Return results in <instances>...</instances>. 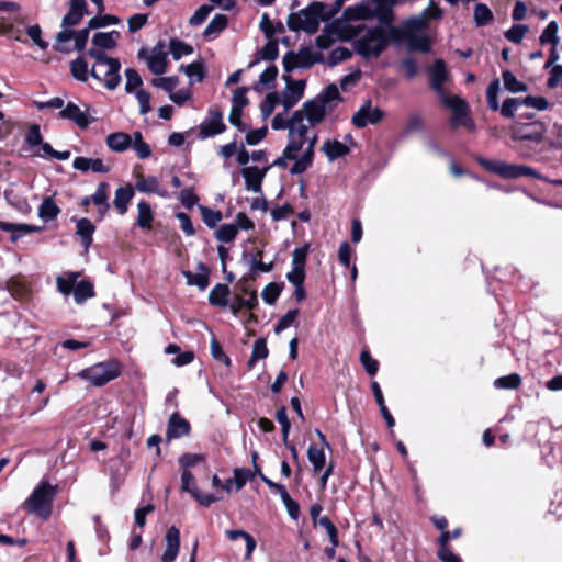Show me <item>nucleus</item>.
Here are the masks:
<instances>
[{
  "instance_id": "nucleus-1",
  "label": "nucleus",
  "mask_w": 562,
  "mask_h": 562,
  "mask_svg": "<svg viewBox=\"0 0 562 562\" xmlns=\"http://www.w3.org/2000/svg\"><path fill=\"white\" fill-rule=\"evenodd\" d=\"M391 36V27L363 26L360 27L353 41V48L364 59L378 58L387 47Z\"/></svg>"
},
{
  "instance_id": "nucleus-2",
  "label": "nucleus",
  "mask_w": 562,
  "mask_h": 562,
  "mask_svg": "<svg viewBox=\"0 0 562 562\" xmlns=\"http://www.w3.org/2000/svg\"><path fill=\"white\" fill-rule=\"evenodd\" d=\"M334 14L335 11L327 4L314 1L299 12L290 13L286 24L292 32L314 34L318 31L321 22L329 20Z\"/></svg>"
},
{
  "instance_id": "nucleus-3",
  "label": "nucleus",
  "mask_w": 562,
  "mask_h": 562,
  "mask_svg": "<svg viewBox=\"0 0 562 562\" xmlns=\"http://www.w3.org/2000/svg\"><path fill=\"white\" fill-rule=\"evenodd\" d=\"M58 486L42 481L23 503V507L43 520L50 517Z\"/></svg>"
},
{
  "instance_id": "nucleus-4",
  "label": "nucleus",
  "mask_w": 562,
  "mask_h": 562,
  "mask_svg": "<svg viewBox=\"0 0 562 562\" xmlns=\"http://www.w3.org/2000/svg\"><path fill=\"white\" fill-rule=\"evenodd\" d=\"M441 14L442 12L438 7H435L434 13H429V9H425L420 14L405 20L402 27H391V36L394 42H401L403 41V36L416 34L427 26L429 19H439Z\"/></svg>"
},
{
  "instance_id": "nucleus-5",
  "label": "nucleus",
  "mask_w": 562,
  "mask_h": 562,
  "mask_svg": "<svg viewBox=\"0 0 562 562\" xmlns=\"http://www.w3.org/2000/svg\"><path fill=\"white\" fill-rule=\"evenodd\" d=\"M546 132L547 126L540 121L515 122L510 128V138L514 142H531L539 145L543 142Z\"/></svg>"
},
{
  "instance_id": "nucleus-6",
  "label": "nucleus",
  "mask_w": 562,
  "mask_h": 562,
  "mask_svg": "<svg viewBox=\"0 0 562 562\" xmlns=\"http://www.w3.org/2000/svg\"><path fill=\"white\" fill-rule=\"evenodd\" d=\"M80 375L94 386H103L120 375V369L114 361L100 362L82 370Z\"/></svg>"
},
{
  "instance_id": "nucleus-7",
  "label": "nucleus",
  "mask_w": 562,
  "mask_h": 562,
  "mask_svg": "<svg viewBox=\"0 0 562 562\" xmlns=\"http://www.w3.org/2000/svg\"><path fill=\"white\" fill-rule=\"evenodd\" d=\"M441 103L452 111L450 124L452 127L465 126L474 128V122L468 114V103L459 95L445 97Z\"/></svg>"
},
{
  "instance_id": "nucleus-8",
  "label": "nucleus",
  "mask_w": 562,
  "mask_h": 562,
  "mask_svg": "<svg viewBox=\"0 0 562 562\" xmlns=\"http://www.w3.org/2000/svg\"><path fill=\"white\" fill-rule=\"evenodd\" d=\"M181 491L188 493L194 498L201 506L210 507L212 504L220 501L213 493H202L195 482L194 475L190 470L181 471Z\"/></svg>"
},
{
  "instance_id": "nucleus-9",
  "label": "nucleus",
  "mask_w": 562,
  "mask_h": 562,
  "mask_svg": "<svg viewBox=\"0 0 562 562\" xmlns=\"http://www.w3.org/2000/svg\"><path fill=\"white\" fill-rule=\"evenodd\" d=\"M477 164L485 170L499 176L503 179H518L521 177V165L507 164L498 159L479 157Z\"/></svg>"
},
{
  "instance_id": "nucleus-10",
  "label": "nucleus",
  "mask_w": 562,
  "mask_h": 562,
  "mask_svg": "<svg viewBox=\"0 0 562 562\" xmlns=\"http://www.w3.org/2000/svg\"><path fill=\"white\" fill-rule=\"evenodd\" d=\"M384 116V112L380 108H372L371 101L368 100L352 115L351 122L357 128H364L369 124L379 123Z\"/></svg>"
},
{
  "instance_id": "nucleus-11",
  "label": "nucleus",
  "mask_w": 562,
  "mask_h": 562,
  "mask_svg": "<svg viewBox=\"0 0 562 562\" xmlns=\"http://www.w3.org/2000/svg\"><path fill=\"white\" fill-rule=\"evenodd\" d=\"M226 125L223 122V114L220 110H210L209 115L202 121L199 127V138L205 139L223 133Z\"/></svg>"
},
{
  "instance_id": "nucleus-12",
  "label": "nucleus",
  "mask_w": 562,
  "mask_h": 562,
  "mask_svg": "<svg viewBox=\"0 0 562 562\" xmlns=\"http://www.w3.org/2000/svg\"><path fill=\"white\" fill-rule=\"evenodd\" d=\"M447 77L448 71L445 61L437 59L429 69V86L436 92L440 101H442L445 97H449L443 89Z\"/></svg>"
},
{
  "instance_id": "nucleus-13",
  "label": "nucleus",
  "mask_w": 562,
  "mask_h": 562,
  "mask_svg": "<svg viewBox=\"0 0 562 562\" xmlns=\"http://www.w3.org/2000/svg\"><path fill=\"white\" fill-rule=\"evenodd\" d=\"M302 111H294L290 117L289 142L301 144V149L307 140L308 125L304 122Z\"/></svg>"
},
{
  "instance_id": "nucleus-14",
  "label": "nucleus",
  "mask_w": 562,
  "mask_h": 562,
  "mask_svg": "<svg viewBox=\"0 0 562 562\" xmlns=\"http://www.w3.org/2000/svg\"><path fill=\"white\" fill-rule=\"evenodd\" d=\"M58 117L74 122L80 128H87L95 119L91 117L88 111H82L74 102H68L63 110L59 111Z\"/></svg>"
},
{
  "instance_id": "nucleus-15",
  "label": "nucleus",
  "mask_w": 562,
  "mask_h": 562,
  "mask_svg": "<svg viewBox=\"0 0 562 562\" xmlns=\"http://www.w3.org/2000/svg\"><path fill=\"white\" fill-rule=\"evenodd\" d=\"M270 167L260 169L257 166L245 167L241 170L245 188L254 193H262V181Z\"/></svg>"
},
{
  "instance_id": "nucleus-16",
  "label": "nucleus",
  "mask_w": 562,
  "mask_h": 562,
  "mask_svg": "<svg viewBox=\"0 0 562 562\" xmlns=\"http://www.w3.org/2000/svg\"><path fill=\"white\" fill-rule=\"evenodd\" d=\"M191 431L190 423L180 416L178 412L170 415L167 423L166 437L168 441L189 436Z\"/></svg>"
},
{
  "instance_id": "nucleus-17",
  "label": "nucleus",
  "mask_w": 562,
  "mask_h": 562,
  "mask_svg": "<svg viewBox=\"0 0 562 562\" xmlns=\"http://www.w3.org/2000/svg\"><path fill=\"white\" fill-rule=\"evenodd\" d=\"M299 111L303 112L308 125L316 126L323 122L328 110L317 98H314L305 101Z\"/></svg>"
},
{
  "instance_id": "nucleus-18",
  "label": "nucleus",
  "mask_w": 562,
  "mask_h": 562,
  "mask_svg": "<svg viewBox=\"0 0 562 562\" xmlns=\"http://www.w3.org/2000/svg\"><path fill=\"white\" fill-rule=\"evenodd\" d=\"M121 61L119 58L113 59L112 61L105 64L103 68L100 70L101 74V80L100 82H103L104 87L113 91L115 90L119 85L121 83Z\"/></svg>"
},
{
  "instance_id": "nucleus-19",
  "label": "nucleus",
  "mask_w": 562,
  "mask_h": 562,
  "mask_svg": "<svg viewBox=\"0 0 562 562\" xmlns=\"http://www.w3.org/2000/svg\"><path fill=\"white\" fill-rule=\"evenodd\" d=\"M305 80L288 81L282 93L284 111L291 110L304 95Z\"/></svg>"
},
{
  "instance_id": "nucleus-20",
  "label": "nucleus",
  "mask_w": 562,
  "mask_h": 562,
  "mask_svg": "<svg viewBox=\"0 0 562 562\" xmlns=\"http://www.w3.org/2000/svg\"><path fill=\"white\" fill-rule=\"evenodd\" d=\"M86 14H88V5L86 0H70L69 11L64 15L61 26H76L80 23Z\"/></svg>"
},
{
  "instance_id": "nucleus-21",
  "label": "nucleus",
  "mask_w": 562,
  "mask_h": 562,
  "mask_svg": "<svg viewBox=\"0 0 562 562\" xmlns=\"http://www.w3.org/2000/svg\"><path fill=\"white\" fill-rule=\"evenodd\" d=\"M166 549L161 555L162 562H173L179 553L180 530L176 526L168 528L166 536Z\"/></svg>"
},
{
  "instance_id": "nucleus-22",
  "label": "nucleus",
  "mask_w": 562,
  "mask_h": 562,
  "mask_svg": "<svg viewBox=\"0 0 562 562\" xmlns=\"http://www.w3.org/2000/svg\"><path fill=\"white\" fill-rule=\"evenodd\" d=\"M71 221L76 223V235L80 238L85 250L88 251L93 241V234L97 229L95 225L86 217H72Z\"/></svg>"
},
{
  "instance_id": "nucleus-23",
  "label": "nucleus",
  "mask_w": 562,
  "mask_h": 562,
  "mask_svg": "<svg viewBox=\"0 0 562 562\" xmlns=\"http://www.w3.org/2000/svg\"><path fill=\"white\" fill-rule=\"evenodd\" d=\"M72 168L81 172L108 173L110 168L100 158L78 156L72 161Z\"/></svg>"
},
{
  "instance_id": "nucleus-24",
  "label": "nucleus",
  "mask_w": 562,
  "mask_h": 562,
  "mask_svg": "<svg viewBox=\"0 0 562 562\" xmlns=\"http://www.w3.org/2000/svg\"><path fill=\"white\" fill-rule=\"evenodd\" d=\"M182 274L188 285H195L200 291L206 290L210 284V269L201 261L198 263V273L187 270L183 271Z\"/></svg>"
},
{
  "instance_id": "nucleus-25",
  "label": "nucleus",
  "mask_w": 562,
  "mask_h": 562,
  "mask_svg": "<svg viewBox=\"0 0 562 562\" xmlns=\"http://www.w3.org/2000/svg\"><path fill=\"white\" fill-rule=\"evenodd\" d=\"M108 190L109 183L103 181L98 184L97 190L91 195L92 203L98 206V221H102L111 207L109 203Z\"/></svg>"
},
{
  "instance_id": "nucleus-26",
  "label": "nucleus",
  "mask_w": 562,
  "mask_h": 562,
  "mask_svg": "<svg viewBox=\"0 0 562 562\" xmlns=\"http://www.w3.org/2000/svg\"><path fill=\"white\" fill-rule=\"evenodd\" d=\"M134 188L131 183L116 189L113 205L120 215H124L127 212L128 204L134 198Z\"/></svg>"
},
{
  "instance_id": "nucleus-27",
  "label": "nucleus",
  "mask_w": 562,
  "mask_h": 562,
  "mask_svg": "<svg viewBox=\"0 0 562 562\" xmlns=\"http://www.w3.org/2000/svg\"><path fill=\"white\" fill-rule=\"evenodd\" d=\"M105 143L114 153H124L132 146V136L125 132H114L106 136Z\"/></svg>"
},
{
  "instance_id": "nucleus-28",
  "label": "nucleus",
  "mask_w": 562,
  "mask_h": 562,
  "mask_svg": "<svg viewBox=\"0 0 562 562\" xmlns=\"http://www.w3.org/2000/svg\"><path fill=\"white\" fill-rule=\"evenodd\" d=\"M322 150L326 155L329 161H334L338 158L345 157L350 153L349 147L338 139H327L323 143Z\"/></svg>"
},
{
  "instance_id": "nucleus-29",
  "label": "nucleus",
  "mask_w": 562,
  "mask_h": 562,
  "mask_svg": "<svg viewBox=\"0 0 562 562\" xmlns=\"http://www.w3.org/2000/svg\"><path fill=\"white\" fill-rule=\"evenodd\" d=\"M158 46L162 47V43L159 42L154 48L153 54L147 58V66L154 75L160 76L166 72L167 53L161 49L157 52Z\"/></svg>"
},
{
  "instance_id": "nucleus-30",
  "label": "nucleus",
  "mask_w": 562,
  "mask_h": 562,
  "mask_svg": "<svg viewBox=\"0 0 562 562\" xmlns=\"http://www.w3.org/2000/svg\"><path fill=\"white\" fill-rule=\"evenodd\" d=\"M229 286L224 283H217L209 293V303L212 306L228 307Z\"/></svg>"
},
{
  "instance_id": "nucleus-31",
  "label": "nucleus",
  "mask_w": 562,
  "mask_h": 562,
  "mask_svg": "<svg viewBox=\"0 0 562 562\" xmlns=\"http://www.w3.org/2000/svg\"><path fill=\"white\" fill-rule=\"evenodd\" d=\"M393 1L376 3L374 4V10L372 15L378 19L380 22L379 26H383L385 29L395 27L392 23L394 20V14L392 10Z\"/></svg>"
},
{
  "instance_id": "nucleus-32",
  "label": "nucleus",
  "mask_w": 562,
  "mask_h": 562,
  "mask_svg": "<svg viewBox=\"0 0 562 562\" xmlns=\"http://www.w3.org/2000/svg\"><path fill=\"white\" fill-rule=\"evenodd\" d=\"M120 36V32L115 30L110 32H97L92 36V44L101 49H113L116 47V41Z\"/></svg>"
},
{
  "instance_id": "nucleus-33",
  "label": "nucleus",
  "mask_w": 562,
  "mask_h": 562,
  "mask_svg": "<svg viewBox=\"0 0 562 562\" xmlns=\"http://www.w3.org/2000/svg\"><path fill=\"white\" fill-rule=\"evenodd\" d=\"M88 55L90 57H92L95 63L93 64L92 68H91V77L95 80H101V74H100V70L103 68V66L110 61H112L113 59H115V57H110L108 56L103 49L101 48H98V47H92L88 50Z\"/></svg>"
},
{
  "instance_id": "nucleus-34",
  "label": "nucleus",
  "mask_w": 562,
  "mask_h": 562,
  "mask_svg": "<svg viewBox=\"0 0 562 562\" xmlns=\"http://www.w3.org/2000/svg\"><path fill=\"white\" fill-rule=\"evenodd\" d=\"M315 98H317L318 101L323 103L329 112L335 108L334 102L338 103L342 101V97L340 95L339 90L335 83L328 85Z\"/></svg>"
},
{
  "instance_id": "nucleus-35",
  "label": "nucleus",
  "mask_w": 562,
  "mask_h": 562,
  "mask_svg": "<svg viewBox=\"0 0 562 562\" xmlns=\"http://www.w3.org/2000/svg\"><path fill=\"white\" fill-rule=\"evenodd\" d=\"M228 24V18L225 14L218 13L213 16L211 22L204 29L203 36L213 40L217 37Z\"/></svg>"
},
{
  "instance_id": "nucleus-36",
  "label": "nucleus",
  "mask_w": 562,
  "mask_h": 562,
  "mask_svg": "<svg viewBox=\"0 0 562 562\" xmlns=\"http://www.w3.org/2000/svg\"><path fill=\"white\" fill-rule=\"evenodd\" d=\"M80 277L79 272H67L65 276H58L56 278L57 290L65 296H68L70 293L74 294V289Z\"/></svg>"
},
{
  "instance_id": "nucleus-37",
  "label": "nucleus",
  "mask_w": 562,
  "mask_h": 562,
  "mask_svg": "<svg viewBox=\"0 0 562 562\" xmlns=\"http://www.w3.org/2000/svg\"><path fill=\"white\" fill-rule=\"evenodd\" d=\"M296 57L299 60L297 66L300 69H307L323 60L321 53L313 52L307 47H301L299 52L295 53V58Z\"/></svg>"
},
{
  "instance_id": "nucleus-38",
  "label": "nucleus",
  "mask_w": 562,
  "mask_h": 562,
  "mask_svg": "<svg viewBox=\"0 0 562 562\" xmlns=\"http://www.w3.org/2000/svg\"><path fill=\"white\" fill-rule=\"evenodd\" d=\"M258 305V297L256 291H251L247 299L235 296L233 303L228 306L233 315H237L240 310L247 308L252 311Z\"/></svg>"
},
{
  "instance_id": "nucleus-39",
  "label": "nucleus",
  "mask_w": 562,
  "mask_h": 562,
  "mask_svg": "<svg viewBox=\"0 0 562 562\" xmlns=\"http://www.w3.org/2000/svg\"><path fill=\"white\" fill-rule=\"evenodd\" d=\"M94 295L93 284L89 280L77 281L74 289V299L77 304H82Z\"/></svg>"
},
{
  "instance_id": "nucleus-40",
  "label": "nucleus",
  "mask_w": 562,
  "mask_h": 562,
  "mask_svg": "<svg viewBox=\"0 0 562 562\" xmlns=\"http://www.w3.org/2000/svg\"><path fill=\"white\" fill-rule=\"evenodd\" d=\"M70 72L76 80L81 82H87L91 76V69L89 70L88 63L82 56L70 61Z\"/></svg>"
},
{
  "instance_id": "nucleus-41",
  "label": "nucleus",
  "mask_w": 562,
  "mask_h": 562,
  "mask_svg": "<svg viewBox=\"0 0 562 562\" xmlns=\"http://www.w3.org/2000/svg\"><path fill=\"white\" fill-rule=\"evenodd\" d=\"M42 142L43 135L40 125L35 123L30 125L24 136L25 150L31 151L32 155L33 150H35Z\"/></svg>"
},
{
  "instance_id": "nucleus-42",
  "label": "nucleus",
  "mask_w": 562,
  "mask_h": 562,
  "mask_svg": "<svg viewBox=\"0 0 562 562\" xmlns=\"http://www.w3.org/2000/svg\"><path fill=\"white\" fill-rule=\"evenodd\" d=\"M138 215L136 220V224L142 229H150L151 223L154 220V214L151 211V206L146 201H140L137 204Z\"/></svg>"
},
{
  "instance_id": "nucleus-43",
  "label": "nucleus",
  "mask_w": 562,
  "mask_h": 562,
  "mask_svg": "<svg viewBox=\"0 0 562 562\" xmlns=\"http://www.w3.org/2000/svg\"><path fill=\"white\" fill-rule=\"evenodd\" d=\"M269 355L266 339L260 337L255 340L252 346L251 356L247 362L248 370H251L258 360L266 359Z\"/></svg>"
},
{
  "instance_id": "nucleus-44",
  "label": "nucleus",
  "mask_w": 562,
  "mask_h": 562,
  "mask_svg": "<svg viewBox=\"0 0 562 562\" xmlns=\"http://www.w3.org/2000/svg\"><path fill=\"white\" fill-rule=\"evenodd\" d=\"M301 150V144H296L294 142L288 143L283 153L280 157H278L269 167H280L285 168L288 166V160L295 159L297 153Z\"/></svg>"
},
{
  "instance_id": "nucleus-45",
  "label": "nucleus",
  "mask_w": 562,
  "mask_h": 562,
  "mask_svg": "<svg viewBox=\"0 0 562 562\" xmlns=\"http://www.w3.org/2000/svg\"><path fill=\"white\" fill-rule=\"evenodd\" d=\"M448 541H449V531H443L438 539V542L440 544V548L437 552L438 558L440 559L441 562H461L460 557L457 555L456 553H453L447 547Z\"/></svg>"
},
{
  "instance_id": "nucleus-46",
  "label": "nucleus",
  "mask_w": 562,
  "mask_h": 562,
  "mask_svg": "<svg viewBox=\"0 0 562 562\" xmlns=\"http://www.w3.org/2000/svg\"><path fill=\"white\" fill-rule=\"evenodd\" d=\"M257 55H258V57L256 58V60H254L249 64V67L255 66L260 60L272 61V60L277 59L279 56L278 43L276 41H268L263 45V47L260 50H258Z\"/></svg>"
},
{
  "instance_id": "nucleus-47",
  "label": "nucleus",
  "mask_w": 562,
  "mask_h": 562,
  "mask_svg": "<svg viewBox=\"0 0 562 562\" xmlns=\"http://www.w3.org/2000/svg\"><path fill=\"white\" fill-rule=\"evenodd\" d=\"M504 88L510 93L526 92L528 86L517 79L510 70H504L502 74Z\"/></svg>"
},
{
  "instance_id": "nucleus-48",
  "label": "nucleus",
  "mask_w": 562,
  "mask_h": 562,
  "mask_svg": "<svg viewBox=\"0 0 562 562\" xmlns=\"http://www.w3.org/2000/svg\"><path fill=\"white\" fill-rule=\"evenodd\" d=\"M60 212V209L53 201L52 198H45L38 207V216L44 222L55 220Z\"/></svg>"
},
{
  "instance_id": "nucleus-49",
  "label": "nucleus",
  "mask_w": 562,
  "mask_h": 562,
  "mask_svg": "<svg viewBox=\"0 0 562 562\" xmlns=\"http://www.w3.org/2000/svg\"><path fill=\"white\" fill-rule=\"evenodd\" d=\"M491 9L485 3H476L473 11V21L477 27L485 26L493 21Z\"/></svg>"
},
{
  "instance_id": "nucleus-50",
  "label": "nucleus",
  "mask_w": 562,
  "mask_h": 562,
  "mask_svg": "<svg viewBox=\"0 0 562 562\" xmlns=\"http://www.w3.org/2000/svg\"><path fill=\"white\" fill-rule=\"evenodd\" d=\"M403 41H406L409 50L422 53H428L430 50V43L426 35L413 34L403 36Z\"/></svg>"
},
{
  "instance_id": "nucleus-51",
  "label": "nucleus",
  "mask_w": 562,
  "mask_h": 562,
  "mask_svg": "<svg viewBox=\"0 0 562 562\" xmlns=\"http://www.w3.org/2000/svg\"><path fill=\"white\" fill-rule=\"evenodd\" d=\"M169 49L175 60H179L183 56H188L193 53V47L191 45L177 37L169 40Z\"/></svg>"
},
{
  "instance_id": "nucleus-52",
  "label": "nucleus",
  "mask_w": 562,
  "mask_h": 562,
  "mask_svg": "<svg viewBox=\"0 0 562 562\" xmlns=\"http://www.w3.org/2000/svg\"><path fill=\"white\" fill-rule=\"evenodd\" d=\"M307 459L313 467V471L318 473L326 463V456L323 448H317L314 445H311L307 449Z\"/></svg>"
},
{
  "instance_id": "nucleus-53",
  "label": "nucleus",
  "mask_w": 562,
  "mask_h": 562,
  "mask_svg": "<svg viewBox=\"0 0 562 562\" xmlns=\"http://www.w3.org/2000/svg\"><path fill=\"white\" fill-rule=\"evenodd\" d=\"M501 92V82L499 79L495 78L493 79L486 89V102L487 106L491 111H497L499 110V101H498V94Z\"/></svg>"
},
{
  "instance_id": "nucleus-54",
  "label": "nucleus",
  "mask_w": 562,
  "mask_h": 562,
  "mask_svg": "<svg viewBox=\"0 0 562 562\" xmlns=\"http://www.w3.org/2000/svg\"><path fill=\"white\" fill-rule=\"evenodd\" d=\"M226 535L232 541H235L239 538H243L245 540V542H246V559L248 560L251 557V554L255 551L256 546H257L255 538L250 533H248L244 530H227Z\"/></svg>"
},
{
  "instance_id": "nucleus-55",
  "label": "nucleus",
  "mask_w": 562,
  "mask_h": 562,
  "mask_svg": "<svg viewBox=\"0 0 562 562\" xmlns=\"http://www.w3.org/2000/svg\"><path fill=\"white\" fill-rule=\"evenodd\" d=\"M558 32L559 25L557 21H550L539 37L540 43L542 45L551 44L552 46L557 47L560 42Z\"/></svg>"
},
{
  "instance_id": "nucleus-56",
  "label": "nucleus",
  "mask_w": 562,
  "mask_h": 562,
  "mask_svg": "<svg viewBox=\"0 0 562 562\" xmlns=\"http://www.w3.org/2000/svg\"><path fill=\"white\" fill-rule=\"evenodd\" d=\"M135 188L139 192H144V193H158L161 196L166 195V192L158 191L159 181L156 177H153V176L147 177V178H144V177L138 178L135 183Z\"/></svg>"
},
{
  "instance_id": "nucleus-57",
  "label": "nucleus",
  "mask_w": 562,
  "mask_h": 562,
  "mask_svg": "<svg viewBox=\"0 0 562 562\" xmlns=\"http://www.w3.org/2000/svg\"><path fill=\"white\" fill-rule=\"evenodd\" d=\"M521 384V378L518 373H510L494 380L493 385L498 390H516Z\"/></svg>"
},
{
  "instance_id": "nucleus-58",
  "label": "nucleus",
  "mask_w": 562,
  "mask_h": 562,
  "mask_svg": "<svg viewBox=\"0 0 562 562\" xmlns=\"http://www.w3.org/2000/svg\"><path fill=\"white\" fill-rule=\"evenodd\" d=\"M283 286H284V284L282 282L281 283H278V282L268 283L261 292L262 300L267 304L273 305L277 302L278 297L280 296V294L283 290Z\"/></svg>"
},
{
  "instance_id": "nucleus-59",
  "label": "nucleus",
  "mask_w": 562,
  "mask_h": 562,
  "mask_svg": "<svg viewBox=\"0 0 562 562\" xmlns=\"http://www.w3.org/2000/svg\"><path fill=\"white\" fill-rule=\"evenodd\" d=\"M126 82H125V92L131 94L136 90L142 89L143 79L134 68H126L124 71Z\"/></svg>"
},
{
  "instance_id": "nucleus-60",
  "label": "nucleus",
  "mask_w": 562,
  "mask_h": 562,
  "mask_svg": "<svg viewBox=\"0 0 562 562\" xmlns=\"http://www.w3.org/2000/svg\"><path fill=\"white\" fill-rule=\"evenodd\" d=\"M120 19L116 15L111 14H98L88 21V29H101L109 25H117Z\"/></svg>"
},
{
  "instance_id": "nucleus-61",
  "label": "nucleus",
  "mask_w": 562,
  "mask_h": 562,
  "mask_svg": "<svg viewBox=\"0 0 562 562\" xmlns=\"http://www.w3.org/2000/svg\"><path fill=\"white\" fill-rule=\"evenodd\" d=\"M199 210L201 212L204 224L209 228H215L223 218L221 211H214L205 205H199Z\"/></svg>"
},
{
  "instance_id": "nucleus-62",
  "label": "nucleus",
  "mask_w": 562,
  "mask_h": 562,
  "mask_svg": "<svg viewBox=\"0 0 562 562\" xmlns=\"http://www.w3.org/2000/svg\"><path fill=\"white\" fill-rule=\"evenodd\" d=\"M233 474L236 491H240L247 482L252 481L255 477V473L247 468H235Z\"/></svg>"
},
{
  "instance_id": "nucleus-63",
  "label": "nucleus",
  "mask_w": 562,
  "mask_h": 562,
  "mask_svg": "<svg viewBox=\"0 0 562 562\" xmlns=\"http://www.w3.org/2000/svg\"><path fill=\"white\" fill-rule=\"evenodd\" d=\"M237 226L234 223L223 224L215 233V237L222 243H232L237 236Z\"/></svg>"
},
{
  "instance_id": "nucleus-64",
  "label": "nucleus",
  "mask_w": 562,
  "mask_h": 562,
  "mask_svg": "<svg viewBox=\"0 0 562 562\" xmlns=\"http://www.w3.org/2000/svg\"><path fill=\"white\" fill-rule=\"evenodd\" d=\"M352 56V53L349 48L345 46H338L334 48L328 57H327V65L330 67H335L339 63H342L347 59H349Z\"/></svg>"
}]
</instances>
